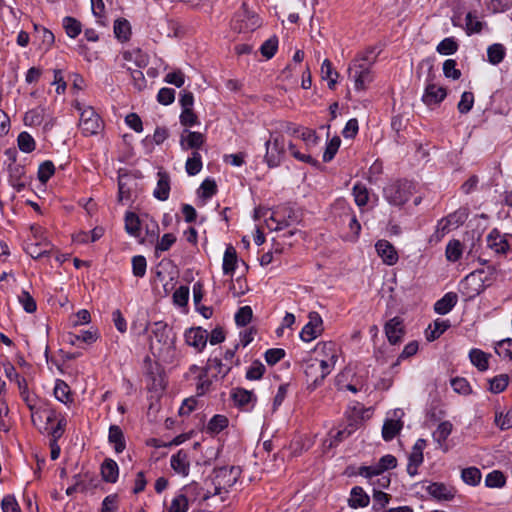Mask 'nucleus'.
Returning <instances> with one entry per match:
<instances>
[{
  "label": "nucleus",
  "instance_id": "45",
  "mask_svg": "<svg viewBox=\"0 0 512 512\" xmlns=\"http://www.w3.org/2000/svg\"><path fill=\"white\" fill-rule=\"evenodd\" d=\"M352 194L357 206L364 207L368 203L369 191L364 184L356 183L353 186Z\"/></svg>",
  "mask_w": 512,
  "mask_h": 512
},
{
  "label": "nucleus",
  "instance_id": "63",
  "mask_svg": "<svg viewBox=\"0 0 512 512\" xmlns=\"http://www.w3.org/2000/svg\"><path fill=\"white\" fill-rule=\"evenodd\" d=\"M451 387L456 393L461 395H469L472 392L469 382L462 377L451 379Z\"/></svg>",
  "mask_w": 512,
  "mask_h": 512
},
{
  "label": "nucleus",
  "instance_id": "60",
  "mask_svg": "<svg viewBox=\"0 0 512 512\" xmlns=\"http://www.w3.org/2000/svg\"><path fill=\"white\" fill-rule=\"evenodd\" d=\"M495 351L501 358L512 360V339L507 338L499 341Z\"/></svg>",
  "mask_w": 512,
  "mask_h": 512
},
{
  "label": "nucleus",
  "instance_id": "13",
  "mask_svg": "<svg viewBox=\"0 0 512 512\" xmlns=\"http://www.w3.org/2000/svg\"><path fill=\"white\" fill-rule=\"evenodd\" d=\"M265 218L266 226L271 231L281 230L290 225L289 219H279V211L270 212L269 209L258 207L254 210V219Z\"/></svg>",
  "mask_w": 512,
  "mask_h": 512
},
{
  "label": "nucleus",
  "instance_id": "64",
  "mask_svg": "<svg viewBox=\"0 0 512 512\" xmlns=\"http://www.w3.org/2000/svg\"><path fill=\"white\" fill-rule=\"evenodd\" d=\"M189 300V288L187 286H180L173 293V302L179 307H186Z\"/></svg>",
  "mask_w": 512,
  "mask_h": 512
},
{
  "label": "nucleus",
  "instance_id": "33",
  "mask_svg": "<svg viewBox=\"0 0 512 512\" xmlns=\"http://www.w3.org/2000/svg\"><path fill=\"white\" fill-rule=\"evenodd\" d=\"M471 363L479 370L486 371L489 368V354L480 349H471L469 352Z\"/></svg>",
  "mask_w": 512,
  "mask_h": 512
},
{
  "label": "nucleus",
  "instance_id": "46",
  "mask_svg": "<svg viewBox=\"0 0 512 512\" xmlns=\"http://www.w3.org/2000/svg\"><path fill=\"white\" fill-rule=\"evenodd\" d=\"M509 376L507 374L497 375L489 380V391L494 394L503 392L509 384Z\"/></svg>",
  "mask_w": 512,
  "mask_h": 512
},
{
  "label": "nucleus",
  "instance_id": "15",
  "mask_svg": "<svg viewBox=\"0 0 512 512\" xmlns=\"http://www.w3.org/2000/svg\"><path fill=\"white\" fill-rule=\"evenodd\" d=\"M486 242L488 248L498 255H505L510 250L508 235L500 233L497 229H493L488 233Z\"/></svg>",
  "mask_w": 512,
  "mask_h": 512
},
{
  "label": "nucleus",
  "instance_id": "21",
  "mask_svg": "<svg viewBox=\"0 0 512 512\" xmlns=\"http://www.w3.org/2000/svg\"><path fill=\"white\" fill-rule=\"evenodd\" d=\"M292 136L301 140L306 150H312L319 143L316 132L307 127H293Z\"/></svg>",
  "mask_w": 512,
  "mask_h": 512
},
{
  "label": "nucleus",
  "instance_id": "9",
  "mask_svg": "<svg viewBox=\"0 0 512 512\" xmlns=\"http://www.w3.org/2000/svg\"><path fill=\"white\" fill-rule=\"evenodd\" d=\"M324 331V323L320 314L312 311L308 314V322L303 326L299 337L303 342L310 343Z\"/></svg>",
  "mask_w": 512,
  "mask_h": 512
},
{
  "label": "nucleus",
  "instance_id": "62",
  "mask_svg": "<svg viewBox=\"0 0 512 512\" xmlns=\"http://www.w3.org/2000/svg\"><path fill=\"white\" fill-rule=\"evenodd\" d=\"M18 301L27 313H33L37 309L34 298L25 290H22L19 294Z\"/></svg>",
  "mask_w": 512,
  "mask_h": 512
},
{
  "label": "nucleus",
  "instance_id": "56",
  "mask_svg": "<svg viewBox=\"0 0 512 512\" xmlns=\"http://www.w3.org/2000/svg\"><path fill=\"white\" fill-rule=\"evenodd\" d=\"M266 368L264 364L258 360H255L246 370V378L248 380H259L265 373Z\"/></svg>",
  "mask_w": 512,
  "mask_h": 512
},
{
  "label": "nucleus",
  "instance_id": "44",
  "mask_svg": "<svg viewBox=\"0 0 512 512\" xmlns=\"http://www.w3.org/2000/svg\"><path fill=\"white\" fill-rule=\"evenodd\" d=\"M228 426V418L224 415H214L208 422L206 430L209 433L218 434Z\"/></svg>",
  "mask_w": 512,
  "mask_h": 512
},
{
  "label": "nucleus",
  "instance_id": "17",
  "mask_svg": "<svg viewBox=\"0 0 512 512\" xmlns=\"http://www.w3.org/2000/svg\"><path fill=\"white\" fill-rule=\"evenodd\" d=\"M447 96V91L444 87L435 83L426 85L422 95V102L428 107L439 105Z\"/></svg>",
  "mask_w": 512,
  "mask_h": 512
},
{
  "label": "nucleus",
  "instance_id": "59",
  "mask_svg": "<svg viewBox=\"0 0 512 512\" xmlns=\"http://www.w3.org/2000/svg\"><path fill=\"white\" fill-rule=\"evenodd\" d=\"M52 248L42 247L40 242H32L26 244L25 250L32 258H40L51 251Z\"/></svg>",
  "mask_w": 512,
  "mask_h": 512
},
{
  "label": "nucleus",
  "instance_id": "23",
  "mask_svg": "<svg viewBox=\"0 0 512 512\" xmlns=\"http://www.w3.org/2000/svg\"><path fill=\"white\" fill-rule=\"evenodd\" d=\"M170 465L175 473L183 477L188 476L190 471V462L188 454L184 450H179L171 456Z\"/></svg>",
  "mask_w": 512,
  "mask_h": 512
},
{
  "label": "nucleus",
  "instance_id": "47",
  "mask_svg": "<svg viewBox=\"0 0 512 512\" xmlns=\"http://www.w3.org/2000/svg\"><path fill=\"white\" fill-rule=\"evenodd\" d=\"M506 484V478L501 471L493 470L485 477V486L488 488H502Z\"/></svg>",
  "mask_w": 512,
  "mask_h": 512
},
{
  "label": "nucleus",
  "instance_id": "42",
  "mask_svg": "<svg viewBox=\"0 0 512 512\" xmlns=\"http://www.w3.org/2000/svg\"><path fill=\"white\" fill-rule=\"evenodd\" d=\"M463 254V245L459 240H450L446 246L445 256L450 262L458 261Z\"/></svg>",
  "mask_w": 512,
  "mask_h": 512
},
{
  "label": "nucleus",
  "instance_id": "4",
  "mask_svg": "<svg viewBox=\"0 0 512 512\" xmlns=\"http://www.w3.org/2000/svg\"><path fill=\"white\" fill-rule=\"evenodd\" d=\"M74 107L80 114L79 128L84 136L97 135L103 130V121L92 106L76 102Z\"/></svg>",
  "mask_w": 512,
  "mask_h": 512
},
{
  "label": "nucleus",
  "instance_id": "34",
  "mask_svg": "<svg viewBox=\"0 0 512 512\" xmlns=\"http://www.w3.org/2000/svg\"><path fill=\"white\" fill-rule=\"evenodd\" d=\"M115 37L121 41L126 42L131 36V25L127 19L120 18L115 20L113 26Z\"/></svg>",
  "mask_w": 512,
  "mask_h": 512
},
{
  "label": "nucleus",
  "instance_id": "30",
  "mask_svg": "<svg viewBox=\"0 0 512 512\" xmlns=\"http://www.w3.org/2000/svg\"><path fill=\"white\" fill-rule=\"evenodd\" d=\"M54 396L59 402L66 406H69L73 402L70 387L60 379H57L55 382Z\"/></svg>",
  "mask_w": 512,
  "mask_h": 512
},
{
  "label": "nucleus",
  "instance_id": "11",
  "mask_svg": "<svg viewBox=\"0 0 512 512\" xmlns=\"http://www.w3.org/2000/svg\"><path fill=\"white\" fill-rule=\"evenodd\" d=\"M184 342L193 348L197 353L205 350L208 342V332L201 326L187 328L183 334Z\"/></svg>",
  "mask_w": 512,
  "mask_h": 512
},
{
  "label": "nucleus",
  "instance_id": "25",
  "mask_svg": "<svg viewBox=\"0 0 512 512\" xmlns=\"http://www.w3.org/2000/svg\"><path fill=\"white\" fill-rule=\"evenodd\" d=\"M238 265V257L236 250L233 246L229 245L226 247L223 255L222 270L224 275L233 277L235 270Z\"/></svg>",
  "mask_w": 512,
  "mask_h": 512
},
{
  "label": "nucleus",
  "instance_id": "58",
  "mask_svg": "<svg viewBox=\"0 0 512 512\" xmlns=\"http://www.w3.org/2000/svg\"><path fill=\"white\" fill-rule=\"evenodd\" d=\"M341 144V139L338 136H334L326 144V149L323 153V161L330 162L336 155Z\"/></svg>",
  "mask_w": 512,
  "mask_h": 512
},
{
  "label": "nucleus",
  "instance_id": "8",
  "mask_svg": "<svg viewBox=\"0 0 512 512\" xmlns=\"http://www.w3.org/2000/svg\"><path fill=\"white\" fill-rule=\"evenodd\" d=\"M262 25V21L257 14L248 10L245 4L236 13L232 27L239 33H249L258 29Z\"/></svg>",
  "mask_w": 512,
  "mask_h": 512
},
{
  "label": "nucleus",
  "instance_id": "6",
  "mask_svg": "<svg viewBox=\"0 0 512 512\" xmlns=\"http://www.w3.org/2000/svg\"><path fill=\"white\" fill-rule=\"evenodd\" d=\"M415 192V185L410 181H399L384 188V198L394 206L404 205Z\"/></svg>",
  "mask_w": 512,
  "mask_h": 512
},
{
  "label": "nucleus",
  "instance_id": "20",
  "mask_svg": "<svg viewBox=\"0 0 512 512\" xmlns=\"http://www.w3.org/2000/svg\"><path fill=\"white\" fill-rule=\"evenodd\" d=\"M378 256L389 266L395 265L398 261V253L394 246L387 240H379L375 245Z\"/></svg>",
  "mask_w": 512,
  "mask_h": 512
},
{
  "label": "nucleus",
  "instance_id": "7",
  "mask_svg": "<svg viewBox=\"0 0 512 512\" xmlns=\"http://www.w3.org/2000/svg\"><path fill=\"white\" fill-rule=\"evenodd\" d=\"M43 414L45 416L43 433L48 434L54 441H57L65 431V417L49 406L43 407Z\"/></svg>",
  "mask_w": 512,
  "mask_h": 512
},
{
  "label": "nucleus",
  "instance_id": "35",
  "mask_svg": "<svg viewBox=\"0 0 512 512\" xmlns=\"http://www.w3.org/2000/svg\"><path fill=\"white\" fill-rule=\"evenodd\" d=\"M369 504V497L361 487H354L351 490L349 506L352 508H362Z\"/></svg>",
  "mask_w": 512,
  "mask_h": 512
},
{
  "label": "nucleus",
  "instance_id": "41",
  "mask_svg": "<svg viewBox=\"0 0 512 512\" xmlns=\"http://www.w3.org/2000/svg\"><path fill=\"white\" fill-rule=\"evenodd\" d=\"M461 479L467 485L477 486L481 482L482 474L477 467H467L461 471Z\"/></svg>",
  "mask_w": 512,
  "mask_h": 512
},
{
  "label": "nucleus",
  "instance_id": "19",
  "mask_svg": "<svg viewBox=\"0 0 512 512\" xmlns=\"http://www.w3.org/2000/svg\"><path fill=\"white\" fill-rule=\"evenodd\" d=\"M237 473L234 468H220L216 471L214 478L216 494L221 493L222 488L231 487L235 484Z\"/></svg>",
  "mask_w": 512,
  "mask_h": 512
},
{
  "label": "nucleus",
  "instance_id": "39",
  "mask_svg": "<svg viewBox=\"0 0 512 512\" xmlns=\"http://www.w3.org/2000/svg\"><path fill=\"white\" fill-rule=\"evenodd\" d=\"M321 77L328 82V87L333 89L337 83L338 73L333 69L332 63L325 59L321 65Z\"/></svg>",
  "mask_w": 512,
  "mask_h": 512
},
{
  "label": "nucleus",
  "instance_id": "40",
  "mask_svg": "<svg viewBox=\"0 0 512 512\" xmlns=\"http://www.w3.org/2000/svg\"><path fill=\"white\" fill-rule=\"evenodd\" d=\"M30 233L32 242H40L42 247L52 248V244L47 237V231L44 227L38 224H32L30 226Z\"/></svg>",
  "mask_w": 512,
  "mask_h": 512
},
{
  "label": "nucleus",
  "instance_id": "31",
  "mask_svg": "<svg viewBox=\"0 0 512 512\" xmlns=\"http://www.w3.org/2000/svg\"><path fill=\"white\" fill-rule=\"evenodd\" d=\"M465 219L466 214L464 211H456L452 214H449L445 219H442L439 222V227H441L443 231H450L461 225Z\"/></svg>",
  "mask_w": 512,
  "mask_h": 512
},
{
  "label": "nucleus",
  "instance_id": "29",
  "mask_svg": "<svg viewBox=\"0 0 512 512\" xmlns=\"http://www.w3.org/2000/svg\"><path fill=\"white\" fill-rule=\"evenodd\" d=\"M457 295L453 292L446 293L441 299L434 304V311L437 314L445 315L449 313L457 304Z\"/></svg>",
  "mask_w": 512,
  "mask_h": 512
},
{
  "label": "nucleus",
  "instance_id": "38",
  "mask_svg": "<svg viewBox=\"0 0 512 512\" xmlns=\"http://www.w3.org/2000/svg\"><path fill=\"white\" fill-rule=\"evenodd\" d=\"M125 230L132 237L141 235L140 220L133 212H127L125 215Z\"/></svg>",
  "mask_w": 512,
  "mask_h": 512
},
{
  "label": "nucleus",
  "instance_id": "5",
  "mask_svg": "<svg viewBox=\"0 0 512 512\" xmlns=\"http://www.w3.org/2000/svg\"><path fill=\"white\" fill-rule=\"evenodd\" d=\"M288 143L280 134H271L265 142L264 161L270 168L278 167L284 160Z\"/></svg>",
  "mask_w": 512,
  "mask_h": 512
},
{
  "label": "nucleus",
  "instance_id": "61",
  "mask_svg": "<svg viewBox=\"0 0 512 512\" xmlns=\"http://www.w3.org/2000/svg\"><path fill=\"white\" fill-rule=\"evenodd\" d=\"M494 422L501 430H508L512 428V409L508 410L505 414L502 412L495 413Z\"/></svg>",
  "mask_w": 512,
  "mask_h": 512
},
{
  "label": "nucleus",
  "instance_id": "55",
  "mask_svg": "<svg viewBox=\"0 0 512 512\" xmlns=\"http://www.w3.org/2000/svg\"><path fill=\"white\" fill-rule=\"evenodd\" d=\"M132 273L135 277L142 278L146 274L147 261L142 255L132 257Z\"/></svg>",
  "mask_w": 512,
  "mask_h": 512
},
{
  "label": "nucleus",
  "instance_id": "2",
  "mask_svg": "<svg viewBox=\"0 0 512 512\" xmlns=\"http://www.w3.org/2000/svg\"><path fill=\"white\" fill-rule=\"evenodd\" d=\"M309 355L316 359L324 372L330 374L338 361L340 349L333 341H322L315 345Z\"/></svg>",
  "mask_w": 512,
  "mask_h": 512
},
{
  "label": "nucleus",
  "instance_id": "57",
  "mask_svg": "<svg viewBox=\"0 0 512 512\" xmlns=\"http://www.w3.org/2000/svg\"><path fill=\"white\" fill-rule=\"evenodd\" d=\"M278 49V39L276 36L267 39L260 47V52L266 59H271Z\"/></svg>",
  "mask_w": 512,
  "mask_h": 512
},
{
  "label": "nucleus",
  "instance_id": "52",
  "mask_svg": "<svg viewBox=\"0 0 512 512\" xmlns=\"http://www.w3.org/2000/svg\"><path fill=\"white\" fill-rule=\"evenodd\" d=\"M457 50L458 43L453 37H447L443 39L436 47V51L441 55H452Z\"/></svg>",
  "mask_w": 512,
  "mask_h": 512
},
{
  "label": "nucleus",
  "instance_id": "50",
  "mask_svg": "<svg viewBox=\"0 0 512 512\" xmlns=\"http://www.w3.org/2000/svg\"><path fill=\"white\" fill-rule=\"evenodd\" d=\"M63 27L70 38H76L82 31L81 23L69 16L63 18Z\"/></svg>",
  "mask_w": 512,
  "mask_h": 512
},
{
  "label": "nucleus",
  "instance_id": "51",
  "mask_svg": "<svg viewBox=\"0 0 512 512\" xmlns=\"http://www.w3.org/2000/svg\"><path fill=\"white\" fill-rule=\"evenodd\" d=\"M505 48L502 44H493L487 49L488 61L492 65H497L504 59Z\"/></svg>",
  "mask_w": 512,
  "mask_h": 512
},
{
  "label": "nucleus",
  "instance_id": "53",
  "mask_svg": "<svg viewBox=\"0 0 512 512\" xmlns=\"http://www.w3.org/2000/svg\"><path fill=\"white\" fill-rule=\"evenodd\" d=\"M17 144L19 149L24 153H30L35 149V141L26 131H23L18 135Z\"/></svg>",
  "mask_w": 512,
  "mask_h": 512
},
{
  "label": "nucleus",
  "instance_id": "16",
  "mask_svg": "<svg viewBox=\"0 0 512 512\" xmlns=\"http://www.w3.org/2000/svg\"><path fill=\"white\" fill-rule=\"evenodd\" d=\"M204 143L205 136L200 132L185 129L180 135L179 144L183 151H198Z\"/></svg>",
  "mask_w": 512,
  "mask_h": 512
},
{
  "label": "nucleus",
  "instance_id": "18",
  "mask_svg": "<svg viewBox=\"0 0 512 512\" xmlns=\"http://www.w3.org/2000/svg\"><path fill=\"white\" fill-rule=\"evenodd\" d=\"M426 446L424 439H418L412 447V451L408 458L407 473L414 477L417 474L418 467L423 462V450Z\"/></svg>",
  "mask_w": 512,
  "mask_h": 512
},
{
  "label": "nucleus",
  "instance_id": "26",
  "mask_svg": "<svg viewBox=\"0 0 512 512\" xmlns=\"http://www.w3.org/2000/svg\"><path fill=\"white\" fill-rule=\"evenodd\" d=\"M287 149L290 155L297 161L307 163L312 166L317 165V160L312 157L311 150H306L304 145L299 147L297 144L290 141L288 142Z\"/></svg>",
  "mask_w": 512,
  "mask_h": 512
},
{
  "label": "nucleus",
  "instance_id": "12",
  "mask_svg": "<svg viewBox=\"0 0 512 512\" xmlns=\"http://www.w3.org/2000/svg\"><path fill=\"white\" fill-rule=\"evenodd\" d=\"M302 367L309 385L313 388L321 385L323 380L329 375V373L322 370L316 359H313L310 355L303 360Z\"/></svg>",
  "mask_w": 512,
  "mask_h": 512
},
{
  "label": "nucleus",
  "instance_id": "28",
  "mask_svg": "<svg viewBox=\"0 0 512 512\" xmlns=\"http://www.w3.org/2000/svg\"><path fill=\"white\" fill-rule=\"evenodd\" d=\"M157 185L154 189L153 195L160 201H165L169 197L170 193V178L167 173L159 171L157 173Z\"/></svg>",
  "mask_w": 512,
  "mask_h": 512
},
{
  "label": "nucleus",
  "instance_id": "1",
  "mask_svg": "<svg viewBox=\"0 0 512 512\" xmlns=\"http://www.w3.org/2000/svg\"><path fill=\"white\" fill-rule=\"evenodd\" d=\"M377 57L375 48H369L359 54L348 68L349 79L354 83L357 91H364L373 80L371 71Z\"/></svg>",
  "mask_w": 512,
  "mask_h": 512
},
{
  "label": "nucleus",
  "instance_id": "54",
  "mask_svg": "<svg viewBox=\"0 0 512 512\" xmlns=\"http://www.w3.org/2000/svg\"><path fill=\"white\" fill-rule=\"evenodd\" d=\"M352 433V430H337V431H331L329 438H327L323 446L324 448L331 449L332 447L336 446L339 442H341L344 438H346L348 435Z\"/></svg>",
  "mask_w": 512,
  "mask_h": 512
},
{
  "label": "nucleus",
  "instance_id": "49",
  "mask_svg": "<svg viewBox=\"0 0 512 512\" xmlns=\"http://www.w3.org/2000/svg\"><path fill=\"white\" fill-rule=\"evenodd\" d=\"M336 206L341 208L349 216V228L354 234L358 235L361 230V225L358 222L356 216L354 214L350 213L351 212L350 206L344 200H338L336 202Z\"/></svg>",
  "mask_w": 512,
  "mask_h": 512
},
{
  "label": "nucleus",
  "instance_id": "37",
  "mask_svg": "<svg viewBox=\"0 0 512 512\" xmlns=\"http://www.w3.org/2000/svg\"><path fill=\"white\" fill-rule=\"evenodd\" d=\"M203 167L202 157L199 151H193L191 156L187 158L185 170L189 176L197 175Z\"/></svg>",
  "mask_w": 512,
  "mask_h": 512
},
{
  "label": "nucleus",
  "instance_id": "36",
  "mask_svg": "<svg viewBox=\"0 0 512 512\" xmlns=\"http://www.w3.org/2000/svg\"><path fill=\"white\" fill-rule=\"evenodd\" d=\"M450 322L448 320L436 319L433 325L429 326V330L426 332V339L428 341H434L439 338L448 328Z\"/></svg>",
  "mask_w": 512,
  "mask_h": 512
},
{
  "label": "nucleus",
  "instance_id": "3",
  "mask_svg": "<svg viewBox=\"0 0 512 512\" xmlns=\"http://www.w3.org/2000/svg\"><path fill=\"white\" fill-rule=\"evenodd\" d=\"M149 346L155 356L162 357L173 348V340L170 337L168 326L159 321L153 323L150 330Z\"/></svg>",
  "mask_w": 512,
  "mask_h": 512
},
{
  "label": "nucleus",
  "instance_id": "10",
  "mask_svg": "<svg viewBox=\"0 0 512 512\" xmlns=\"http://www.w3.org/2000/svg\"><path fill=\"white\" fill-rule=\"evenodd\" d=\"M403 416L404 412L402 409H394L387 413L382 427V437L385 441H391L401 431L403 427Z\"/></svg>",
  "mask_w": 512,
  "mask_h": 512
},
{
  "label": "nucleus",
  "instance_id": "32",
  "mask_svg": "<svg viewBox=\"0 0 512 512\" xmlns=\"http://www.w3.org/2000/svg\"><path fill=\"white\" fill-rule=\"evenodd\" d=\"M103 479L109 483H115L119 476L118 464L112 459H106L101 466Z\"/></svg>",
  "mask_w": 512,
  "mask_h": 512
},
{
  "label": "nucleus",
  "instance_id": "24",
  "mask_svg": "<svg viewBox=\"0 0 512 512\" xmlns=\"http://www.w3.org/2000/svg\"><path fill=\"white\" fill-rule=\"evenodd\" d=\"M426 492L438 501H449L454 497V490L443 483H430L426 486Z\"/></svg>",
  "mask_w": 512,
  "mask_h": 512
},
{
  "label": "nucleus",
  "instance_id": "43",
  "mask_svg": "<svg viewBox=\"0 0 512 512\" xmlns=\"http://www.w3.org/2000/svg\"><path fill=\"white\" fill-rule=\"evenodd\" d=\"M453 425L449 421L441 422L433 432V439L442 446L451 434Z\"/></svg>",
  "mask_w": 512,
  "mask_h": 512
},
{
  "label": "nucleus",
  "instance_id": "22",
  "mask_svg": "<svg viewBox=\"0 0 512 512\" xmlns=\"http://www.w3.org/2000/svg\"><path fill=\"white\" fill-rule=\"evenodd\" d=\"M384 329L389 343L393 345L397 344L404 334L403 322L399 317L390 319Z\"/></svg>",
  "mask_w": 512,
  "mask_h": 512
},
{
  "label": "nucleus",
  "instance_id": "48",
  "mask_svg": "<svg viewBox=\"0 0 512 512\" xmlns=\"http://www.w3.org/2000/svg\"><path fill=\"white\" fill-rule=\"evenodd\" d=\"M189 503L186 495L181 491L171 501L167 512H187Z\"/></svg>",
  "mask_w": 512,
  "mask_h": 512
},
{
  "label": "nucleus",
  "instance_id": "27",
  "mask_svg": "<svg viewBox=\"0 0 512 512\" xmlns=\"http://www.w3.org/2000/svg\"><path fill=\"white\" fill-rule=\"evenodd\" d=\"M108 442L113 446L114 451L119 454L126 448L125 437L118 425H111L108 432Z\"/></svg>",
  "mask_w": 512,
  "mask_h": 512
},
{
  "label": "nucleus",
  "instance_id": "14",
  "mask_svg": "<svg viewBox=\"0 0 512 512\" xmlns=\"http://www.w3.org/2000/svg\"><path fill=\"white\" fill-rule=\"evenodd\" d=\"M231 397L234 404L245 412L252 411L257 402L255 393L244 388L233 389Z\"/></svg>",
  "mask_w": 512,
  "mask_h": 512
}]
</instances>
